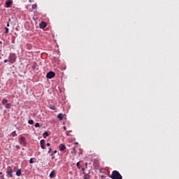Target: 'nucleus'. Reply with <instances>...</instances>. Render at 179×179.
Here are the masks:
<instances>
[{"mask_svg":"<svg viewBox=\"0 0 179 179\" xmlns=\"http://www.w3.org/2000/svg\"><path fill=\"white\" fill-rule=\"evenodd\" d=\"M113 179H122V176L117 171H113L111 175Z\"/></svg>","mask_w":179,"mask_h":179,"instance_id":"obj_1","label":"nucleus"},{"mask_svg":"<svg viewBox=\"0 0 179 179\" xmlns=\"http://www.w3.org/2000/svg\"><path fill=\"white\" fill-rule=\"evenodd\" d=\"M16 54L15 53H10V55L8 57V62H10L11 64H15L16 62Z\"/></svg>","mask_w":179,"mask_h":179,"instance_id":"obj_2","label":"nucleus"},{"mask_svg":"<svg viewBox=\"0 0 179 179\" xmlns=\"http://www.w3.org/2000/svg\"><path fill=\"white\" fill-rule=\"evenodd\" d=\"M6 174H8V177H13V169L11 168V166L7 167Z\"/></svg>","mask_w":179,"mask_h":179,"instance_id":"obj_3","label":"nucleus"},{"mask_svg":"<svg viewBox=\"0 0 179 179\" xmlns=\"http://www.w3.org/2000/svg\"><path fill=\"white\" fill-rule=\"evenodd\" d=\"M55 73H54L53 71H50L46 75V78L48 79H52V78H55Z\"/></svg>","mask_w":179,"mask_h":179,"instance_id":"obj_4","label":"nucleus"},{"mask_svg":"<svg viewBox=\"0 0 179 179\" xmlns=\"http://www.w3.org/2000/svg\"><path fill=\"white\" fill-rule=\"evenodd\" d=\"M20 145H22V146H26V145H27L26 143V138L24 136L20 137Z\"/></svg>","mask_w":179,"mask_h":179,"instance_id":"obj_5","label":"nucleus"},{"mask_svg":"<svg viewBox=\"0 0 179 179\" xmlns=\"http://www.w3.org/2000/svg\"><path fill=\"white\" fill-rule=\"evenodd\" d=\"M40 145H41V149H45V140L44 139L41 140Z\"/></svg>","mask_w":179,"mask_h":179,"instance_id":"obj_6","label":"nucleus"},{"mask_svg":"<svg viewBox=\"0 0 179 179\" xmlns=\"http://www.w3.org/2000/svg\"><path fill=\"white\" fill-rule=\"evenodd\" d=\"M59 148V150L61 152H64V150H65V149H66V146H65V144H60Z\"/></svg>","mask_w":179,"mask_h":179,"instance_id":"obj_7","label":"nucleus"},{"mask_svg":"<svg viewBox=\"0 0 179 179\" xmlns=\"http://www.w3.org/2000/svg\"><path fill=\"white\" fill-rule=\"evenodd\" d=\"M47 27V23L45 22H42L40 24V29H45Z\"/></svg>","mask_w":179,"mask_h":179,"instance_id":"obj_8","label":"nucleus"},{"mask_svg":"<svg viewBox=\"0 0 179 179\" xmlns=\"http://www.w3.org/2000/svg\"><path fill=\"white\" fill-rule=\"evenodd\" d=\"M6 8H10V6L12 5L11 0H8L6 2Z\"/></svg>","mask_w":179,"mask_h":179,"instance_id":"obj_9","label":"nucleus"},{"mask_svg":"<svg viewBox=\"0 0 179 179\" xmlns=\"http://www.w3.org/2000/svg\"><path fill=\"white\" fill-rule=\"evenodd\" d=\"M57 118H59V120L60 121H62V120H64V114H62V113L58 114Z\"/></svg>","mask_w":179,"mask_h":179,"instance_id":"obj_10","label":"nucleus"},{"mask_svg":"<svg viewBox=\"0 0 179 179\" xmlns=\"http://www.w3.org/2000/svg\"><path fill=\"white\" fill-rule=\"evenodd\" d=\"M16 176L17 177H20V176H22V169H18L17 171H16Z\"/></svg>","mask_w":179,"mask_h":179,"instance_id":"obj_11","label":"nucleus"},{"mask_svg":"<svg viewBox=\"0 0 179 179\" xmlns=\"http://www.w3.org/2000/svg\"><path fill=\"white\" fill-rule=\"evenodd\" d=\"M50 178H54V177H55V172L52 171V172L50 173Z\"/></svg>","mask_w":179,"mask_h":179,"instance_id":"obj_12","label":"nucleus"},{"mask_svg":"<svg viewBox=\"0 0 179 179\" xmlns=\"http://www.w3.org/2000/svg\"><path fill=\"white\" fill-rule=\"evenodd\" d=\"M12 107V104L7 103L6 104V108L10 109Z\"/></svg>","mask_w":179,"mask_h":179,"instance_id":"obj_13","label":"nucleus"},{"mask_svg":"<svg viewBox=\"0 0 179 179\" xmlns=\"http://www.w3.org/2000/svg\"><path fill=\"white\" fill-rule=\"evenodd\" d=\"M28 124H29L30 125H33V124H34V121L33 120H30L28 121Z\"/></svg>","mask_w":179,"mask_h":179,"instance_id":"obj_14","label":"nucleus"},{"mask_svg":"<svg viewBox=\"0 0 179 179\" xmlns=\"http://www.w3.org/2000/svg\"><path fill=\"white\" fill-rule=\"evenodd\" d=\"M2 103L4 105V104H7L8 103V99H3L2 100Z\"/></svg>","mask_w":179,"mask_h":179,"instance_id":"obj_15","label":"nucleus"},{"mask_svg":"<svg viewBox=\"0 0 179 179\" xmlns=\"http://www.w3.org/2000/svg\"><path fill=\"white\" fill-rule=\"evenodd\" d=\"M12 136H17V134H16V131H14L11 133Z\"/></svg>","mask_w":179,"mask_h":179,"instance_id":"obj_16","label":"nucleus"},{"mask_svg":"<svg viewBox=\"0 0 179 179\" xmlns=\"http://www.w3.org/2000/svg\"><path fill=\"white\" fill-rule=\"evenodd\" d=\"M5 33H6V34H8V33H9V28H8V27H5Z\"/></svg>","mask_w":179,"mask_h":179,"instance_id":"obj_17","label":"nucleus"},{"mask_svg":"<svg viewBox=\"0 0 179 179\" xmlns=\"http://www.w3.org/2000/svg\"><path fill=\"white\" fill-rule=\"evenodd\" d=\"M37 66V63H34V64L32 65V69H36Z\"/></svg>","mask_w":179,"mask_h":179,"instance_id":"obj_18","label":"nucleus"},{"mask_svg":"<svg viewBox=\"0 0 179 179\" xmlns=\"http://www.w3.org/2000/svg\"><path fill=\"white\" fill-rule=\"evenodd\" d=\"M32 9H37V4L34 3L32 5Z\"/></svg>","mask_w":179,"mask_h":179,"instance_id":"obj_19","label":"nucleus"},{"mask_svg":"<svg viewBox=\"0 0 179 179\" xmlns=\"http://www.w3.org/2000/svg\"><path fill=\"white\" fill-rule=\"evenodd\" d=\"M48 132L47 131H45L44 134H43V138H45V136H48Z\"/></svg>","mask_w":179,"mask_h":179,"instance_id":"obj_20","label":"nucleus"},{"mask_svg":"<svg viewBox=\"0 0 179 179\" xmlns=\"http://www.w3.org/2000/svg\"><path fill=\"white\" fill-rule=\"evenodd\" d=\"M50 156L52 157V160H54V159H55V155H54V153L50 154Z\"/></svg>","mask_w":179,"mask_h":179,"instance_id":"obj_21","label":"nucleus"},{"mask_svg":"<svg viewBox=\"0 0 179 179\" xmlns=\"http://www.w3.org/2000/svg\"><path fill=\"white\" fill-rule=\"evenodd\" d=\"M38 127H40V123L37 122L35 124V127L36 128H38Z\"/></svg>","mask_w":179,"mask_h":179,"instance_id":"obj_22","label":"nucleus"},{"mask_svg":"<svg viewBox=\"0 0 179 179\" xmlns=\"http://www.w3.org/2000/svg\"><path fill=\"white\" fill-rule=\"evenodd\" d=\"M29 163H30V164H33V163H34V162L33 161V158L30 159Z\"/></svg>","mask_w":179,"mask_h":179,"instance_id":"obj_23","label":"nucleus"},{"mask_svg":"<svg viewBox=\"0 0 179 179\" xmlns=\"http://www.w3.org/2000/svg\"><path fill=\"white\" fill-rule=\"evenodd\" d=\"M49 108L50 109V110H55V106H49Z\"/></svg>","mask_w":179,"mask_h":179,"instance_id":"obj_24","label":"nucleus"},{"mask_svg":"<svg viewBox=\"0 0 179 179\" xmlns=\"http://www.w3.org/2000/svg\"><path fill=\"white\" fill-rule=\"evenodd\" d=\"M52 150V149L51 148H49V150L48 152V153H51V151Z\"/></svg>","mask_w":179,"mask_h":179,"instance_id":"obj_25","label":"nucleus"},{"mask_svg":"<svg viewBox=\"0 0 179 179\" xmlns=\"http://www.w3.org/2000/svg\"><path fill=\"white\" fill-rule=\"evenodd\" d=\"M15 148H16L17 149H20V145H16Z\"/></svg>","mask_w":179,"mask_h":179,"instance_id":"obj_26","label":"nucleus"},{"mask_svg":"<svg viewBox=\"0 0 179 179\" xmlns=\"http://www.w3.org/2000/svg\"><path fill=\"white\" fill-rule=\"evenodd\" d=\"M80 164V163L78 162V163L76 164L77 167H79Z\"/></svg>","mask_w":179,"mask_h":179,"instance_id":"obj_27","label":"nucleus"},{"mask_svg":"<svg viewBox=\"0 0 179 179\" xmlns=\"http://www.w3.org/2000/svg\"><path fill=\"white\" fill-rule=\"evenodd\" d=\"M46 145L47 146H51V144L50 143H48Z\"/></svg>","mask_w":179,"mask_h":179,"instance_id":"obj_28","label":"nucleus"},{"mask_svg":"<svg viewBox=\"0 0 179 179\" xmlns=\"http://www.w3.org/2000/svg\"><path fill=\"white\" fill-rule=\"evenodd\" d=\"M4 62L6 64V62H8V59H4Z\"/></svg>","mask_w":179,"mask_h":179,"instance_id":"obj_29","label":"nucleus"},{"mask_svg":"<svg viewBox=\"0 0 179 179\" xmlns=\"http://www.w3.org/2000/svg\"><path fill=\"white\" fill-rule=\"evenodd\" d=\"M57 150H55L52 153H53V155H55V153H57Z\"/></svg>","mask_w":179,"mask_h":179,"instance_id":"obj_30","label":"nucleus"},{"mask_svg":"<svg viewBox=\"0 0 179 179\" xmlns=\"http://www.w3.org/2000/svg\"><path fill=\"white\" fill-rule=\"evenodd\" d=\"M29 2H30V3H31V2H33V0H29Z\"/></svg>","mask_w":179,"mask_h":179,"instance_id":"obj_31","label":"nucleus"},{"mask_svg":"<svg viewBox=\"0 0 179 179\" xmlns=\"http://www.w3.org/2000/svg\"><path fill=\"white\" fill-rule=\"evenodd\" d=\"M0 178L4 179L3 176H1L0 177Z\"/></svg>","mask_w":179,"mask_h":179,"instance_id":"obj_32","label":"nucleus"},{"mask_svg":"<svg viewBox=\"0 0 179 179\" xmlns=\"http://www.w3.org/2000/svg\"><path fill=\"white\" fill-rule=\"evenodd\" d=\"M7 27H9V22L7 23Z\"/></svg>","mask_w":179,"mask_h":179,"instance_id":"obj_33","label":"nucleus"},{"mask_svg":"<svg viewBox=\"0 0 179 179\" xmlns=\"http://www.w3.org/2000/svg\"><path fill=\"white\" fill-rule=\"evenodd\" d=\"M64 129L65 131H66V127H64Z\"/></svg>","mask_w":179,"mask_h":179,"instance_id":"obj_34","label":"nucleus"},{"mask_svg":"<svg viewBox=\"0 0 179 179\" xmlns=\"http://www.w3.org/2000/svg\"><path fill=\"white\" fill-rule=\"evenodd\" d=\"M82 170H83V171H85V168H83Z\"/></svg>","mask_w":179,"mask_h":179,"instance_id":"obj_35","label":"nucleus"},{"mask_svg":"<svg viewBox=\"0 0 179 179\" xmlns=\"http://www.w3.org/2000/svg\"><path fill=\"white\" fill-rule=\"evenodd\" d=\"M0 176H2V172H0Z\"/></svg>","mask_w":179,"mask_h":179,"instance_id":"obj_36","label":"nucleus"},{"mask_svg":"<svg viewBox=\"0 0 179 179\" xmlns=\"http://www.w3.org/2000/svg\"><path fill=\"white\" fill-rule=\"evenodd\" d=\"M0 44H2V42L0 41Z\"/></svg>","mask_w":179,"mask_h":179,"instance_id":"obj_37","label":"nucleus"},{"mask_svg":"<svg viewBox=\"0 0 179 179\" xmlns=\"http://www.w3.org/2000/svg\"><path fill=\"white\" fill-rule=\"evenodd\" d=\"M87 163L85 164V165L87 166Z\"/></svg>","mask_w":179,"mask_h":179,"instance_id":"obj_38","label":"nucleus"},{"mask_svg":"<svg viewBox=\"0 0 179 179\" xmlns=\"http://www.w3.org/2000/svg\"><path fill=\"white\" fill-rule=\"evenodd\" d=\"M0 59H1V56H0Z\"/></svg>","mask_w":179,"mask_h":179,"instance_id":"obj_39","label":"nucleus"}]
</instances>
